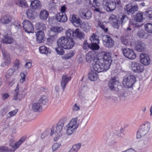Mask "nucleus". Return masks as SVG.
Segmentation results:
<instances>
[{"instance_id": "obj_2", "label": "nucleus", "mask_w": 152, "mask_h": 152, "mask_svg": "<svg viewBox=\"0 0 152 152\" xmlns=\"http://www.w3.org/2000/svg\"><path fill=\"white\" fill-rule=\"evenodd\" d=\"M66 36H63L59 38L57 41V45L63 48L64 49H70L75 45V42L72 39L73 37H76L80 39L84 38V34L78 28L75 31L68 29L66 31Z\"/></svg>"}, {"instance_id": "obj_33", "label": "nucleus", "mask_w": 152, "mask_h": 152, "mask_svg": "<svg viewBox=\"0 0 152 152\" xmlns=\"http://www.w3.org/2000/svg\"><path fill=\"white\" fill-rule=\"evenodd\" d=\"M75 54V52L72 50L70 51L68 53L62 56L63 60H67L71 58Z\"/></svg>"}, {"instance_id": "obj_31", "label": "nucleus", "mask_w": 152, "mask_h": 152, "mask_svg": "<svg viewBox=\"0 0 152 152\" xmlns=\"http://www.w3.org/2000/svg\"><path fill=\"white\" fill-rule=\"evenodd\" d=\"M80 27L82 28L83 30L86 32H88L89 31L91 26L87 22H83L82 24L80 23Z\"/></svg>"}, {"instance_id": "obj_14", "label": "nucleus", "mask_w": 152, "mask_h": 152, "mask_svg": "<svg viewBox=\"0 0 152 152\" xmlns=\"http://www.w3.org/2000/svg\"><path fill=\"white\" fill-rule=\"evenodd\" d=\"M137 5H133L132 3H129L126 5L124 10L127 14H133L137 10Z\"/></svg>"}, {"instance_id": "obj_54", "label": "nucleus", "mask_w": 152, "mask_h": 152, "mask_svg": "<svg viewBox=\"0 0 152 152\" xmlns=\"http://www.w3.org/2000/svg\"><path fill=\"white\" fill-rule=\"evenodd\" d=\"M147 33H145L143 31L141 30L139 31L137 34L138 36L140 38L143 37Z\"/></svg>"}, {"instance_id": "obj_7", "label": "nucleus", "mask_w": 152, "mask_h": 152, "mask_svg": "<svg viewBox=\"0 0 152 152\" xmlns=\"http://www.w3.org/2000/svg\"><path fill=\"white\" fill-rule=\"evenodd\" d=\"M131 69L136 73L142 72L144 71V67L140 63L135 61L132 62L130 65Z\"/></svg>"}, {"instance_id": "obj_18", "label": "nucleus", "mask_w": 152, "mask_h": 152, "mask_svg": "<svg viewBox=\"0 0 152 152\" xmlns=\"http://www.w3.org/2000/svg\"><path fill=\"white\" fill-rule=\"evenodd\" d=\"M23 91H20L17 85L16 89L14 92L13 99L15 100H20L23 97Z\"/></svg>"}, {"instance_id": "obj_1", "label": "nucleus", "mask_w": 152, "mask_h": 152, "mask_svg": "<svg viewBox=\"0 0 152 152\" xmlns=\"http://www.w3.org/2000/svg\"><path fill=\"white\" fill-rule=\"evenodd\" d=\"M112 62L111 56L108 53L104 52L99 53L97 57L94 59L93 70H91L88 75V79L91 81L96 80L98 78L97 73L107 71Z\"/></svg>"}, {"instance_id": "obj_56", "label": "nucleus", "mask_w": 152, "mask_h": 152, "mask_svg": "<svg viewBox=\"0 0 152 152\" xmlns=\"http://www.w3.org/2000/svg\"><path fill=\"white\" fill-rule=\"evenodd\" d=\"M147 18L150 19L152 18V10H148L145 12Z\"/></svg>"}, {"instance_id": "obj_28", "label": "nucleus", "mask_w": 152, "mask_h": 152, "mask_svg": "<svg viewBox=\"0 0 152 152\" xmlns=\"http://www.w3.org/2000/svg\"><path fill=\"white\" fill-rule=\"evenodd\" d=\"M130 37L128 36L122 37L121 38V43L125 45H130L132 42Z\"/></svg>"}, {"instance_id": "obj_53", "label": "nucleus", "mask_w": 152, "mask_h": 152, "mask_svg": "<svg viewBox=\"0 0 152 152\" xmlns=\"http://www.w3.org/2000/svg\"><path fill=\"white\" fill-rule=\"evenodd\" d=\"M21 79L20 80V83H23L26 79V75L24 72H21L20 74Z\"/></svg>"}, {"instance_id": "obj_22", "label": "nucleus", "mask_w": 152, "mask_h": 152, "mask_svg": "<svg viewBox=\"0 0 152 152\" xmlns=\"http://www.w3.org/2000/svg\"><path fill=\"white\" fill-rule=\"evenodd\" d=\"M37 41L38 43L43 42L45 37V34L43 31H39L36 34Z\"/></svg>"}, {"instance_id": "obj_23", "label": "nucleus", "mask_w": 152, "mask_h": 152, "mask_svg": "<svg viewBox=\"0 0 152 152\" xmlns=\"http://www.w3.org/2000/svg\"><path fill=\"white\" fill-rule=\"evenodd\" d=\"M116 77L112 78L108 83V86L111 90L113 89V88L117 86V85L118 83V82L116 80Z\"/></svg>"}, {"instance_id": "obj_10", "label": "nucleus", "mask_w": 152, "mask_h": 152, "mask_svg": "<svg viewBox=\"0 0 152 152\" xmlns=\"http://www.w3.org/2000/svg\"><path fill=\"white\" fill-rule=\"evenodd\" d=\"M103 45L106 47L111 48L114 45V41L108 35L104 36L102 39Z\"/></svg>"}, {"instance_id": "obj_62", "label": "nucleus", "mask_w": 152, "mask_h": 152, "mask_svg": "<svg viewBox=\"0 0 152 152\" xmlns=\"http://www.w3.org/2000/svg\"><path fill=\"white\" fill-rule=\"evenodd\" d=\"M56 6V3L54 2H52L49 4V6L50 7L51 10L54 9Z\"/></svg>"}, {"instance_id": "obj_16", "label": "nucleus", "mask_w": 152, "mask_h": 152, "mask_svg": "<svg viewBox=\"0 0 152 152\" xmlns=\"http://www.w3.org/2000/svg\"><path fill=\"white\" fill-rule=\"evenodd\" d=\"M26 138L27 137L26 136H23L14 144H13L12 143H10V146L14 149L13 152H14L16 150L19 148V146L26 140Z\"/></svg>"}, {"instance_id": "obj_40", "label": "nucleus", "mask_w": 152, "mask_h": 152, "mask_svg": "<svg viewBox=\"0 0 152 152\" xmlns=\"http://www.w3.org/2000/svg\"><path fill=\"white\" fill-rule=\"evenodd\" d=\"M99 43L94 42L90 44V48L92 50H98L100 48L99 45Z\"/></svg>"}, {"instance_id": "obj_27", "label": "nucleus", "mask_w": 152, "mask_h": 152, "mask_svg": "<svg viewBox=\"0 0 152 152\" xmlns=\"http://www.w3.org/2000/svg\"><path fill=\"white\" fill-rule=\"evenodd\" d=\"M39 50L41 53L46 55L50 54L51 52V50L45 46H40L39 48Z\"/></svg>"}, {"instance_id": "obj_46", "label": "nucleus", "mask_w": 152, "mask_h": 152, "mask_svg": "<svg viewBox=\"0 0 152 152\" xmlns=\"http://www.w3.org/2000/svg\"><path fill=\"white\" fill-rule=\"evenodd\" d=\"M138 25L136 23H134V22L132 21L130 22V23L129 26L127 29V31H130L131 29V28L133 27H137L138 26Z\"/></svg>"}, {"instance_id": "obj_15", "label": "nucleus", "mask_w": 152, "mask_h": 152, "mask_svg": "<svg viewBox=\"0 0 152 152\" xmlns=\"http://www.w3.org/2000/svg\"><path fill=\"white\" fill-rule=\"evenodd\" d=\"M128 20L127 16L125 15H122L119 16L118 20H117V23H116L114 26V27L117 28H118L120 24L121 25L124 24Z\"/></svg>"}, {"instance_id": "obj_32", "label": "nucleus", "mask_w": 152, "mask_h": 152, "mask_svg": "<svg viewBox=\"0 0 152 152\" xmlns=\"http://www.w3.org/2000/svg\"><path fill=\"white\" fill-rule=\"evenodd\" d=\"M49 15L48 12L46 10H43L40 12L39 14V17L40 19L43 20H46Z\"/></svg>"}, {"instance_id": "obj_30", "label": "nucleus", "mask_w": 152, "mask_h": 152, "mask_svg": "<svg viewBox=\"0 0 152 152\" xmlns=\"http://www.w3.org/2000/svg\"><path fill=\"white\" fill-rule=\"evenodd\" d=\"M26 14L28 18L33 20L35 18L36 13L32 10L29 9L26 11Z\"/></svg>"}, {"instance_id": "obj_44", "label": "nucleus", "mask_w": 152, "mask_h": 152, "mask_svg": "<svg viewBox=\"0 0 152 152\" xmlns=\"http://www.w3.org/2000/svg\"><path fill=\"white\" fill-rule=\"evenodd\" d=\"M58 46V47L56 48L55 50L58 53L59 55H62L64 53V51L62 48L63 47L60 46Z\"/></svg>"}, {"instance_id": "obj_20", "label": "nucleus", "mask_w": 152, "mask_h": 152, "mask_svg": "<svg viewBox=\"0 0 152 152\" xmlns=\"http://www.w3.org/2000/svg\"><path fill=\"white\" fill-rule=\"evenodd\" d=\"M2 53L4 57V63L6 65H10L11 63V59H10L9 54L7 52L2 50Z\"/></svg>"}, {"instance_id": "obj_63", "label": "nucleus", "mask_w": 152, "mask_h": 152, "mask_svg": "<svg viewBox=\"0 0 152 152\" xmlns=\"http://www.w3.org/2000/svg\"><path fill=\"white\" fill-rule=\"evenodd\" d=\"M31 63L30 62H29L26 64L25 66L26 68L29 69L31 68Z\"/></svg>"}, {"instance_id": "obj_3", "label": "nucleus", "mask_w": 152, "mask_h": 152, "mask_svg": "<svg viewBox=\"0 0 152 152\" xmlns=\"http://www.w3.org/2000/svg\"><path fill=\"white\" fill-rule=\"evenodd\" d=\"M78 118H72L66 126V133L68 135L72 134L78 127L79 124L77 122Z\"/></svg>"}, {"instance_id": "obj_52", "label": "nucleus", "mask_w": 152, "mask_h": 152, "mask_svg": "<svg viewBox=\"0 0 152 152\" xmlns=\"http://www.w3.org/2000/svg\"><path fill=\"white\" fill-rule=\"evenodd\" d=\"M60 143H54L52 146V149L53 151H55L58 149L61 146Z\"/></svg>"}, {"instance_id": "obj_37", "label": "nucleus", "mask_w": 152, "mask_h": 152, "mask_svg": "<svg viewBox=\"0 0 152 152\" xmlns=\"http://www.w3.org/2000/svg\"><path fill=\"white\" fill-rule=\"evenodd\" d=\"M94 57L93 53L89 52L86 56V60L88 63H90L93 60Z\"/></svg>"}, {"instance_id": "obj_8", "label": "nucleus", "mask_w": 152, "mask_h": 152, "mask_svg": "<svg viewBox=\"0 0 152 152\" xmlns=\"http://www.w3.org/2000/svg\"><path fill=\"white\" fill-rule=\"evenodd\" d=\"M64 119H61L57 123L56 127L55 133L59 136H62L64 134L63 131V128L65 123Z\"/></svg>"}, {"instance_id": "obj_6", "label": "nucleus", "mask_w": 152, "mask_h": 152, "mask_svg": "<svg viewBox=\"0 0 152 152\" xmlns=\"http://www.w3.org/2000/svg\"><path fill=\"white\" fill-rule=\"evenodd\" d=\"M122 50L123 55L126 57L130 60H134L136 58V54L132 49L125 48L122 49Z\"/></svg>"}, {"instance_id": "obj_25", "label": "nucleus", "mask_w": 152, "mask_h": 152, "mask_svg": "<svg viewBox=\"0 0 152 152\" xmlns=\"http://www.w3.org/2000/svg\"><path fill=\"white\" fill-rule=\"evenodd\" d=\"M135 49L138 52H142L145 50V44L140 41H138L135 47Z\"/></svg>"}, {"instance_id": "obj_9", "label": "nucleus", "mask_w": 152, "mask_h": 152, "mask_svg": "<svg viewBox=\"0 0 152 152\" xmlns=\"http://www.w3.org/2000/svg\"><path fill=\"white\" fill-rule=\"evenodd\" d=\"M23 27L25 31L28 33L34 32V27L33 24L30 21L26 20L23 22Z\"/></svg>"}, {"instance_id": "obj_47", "label": "nucleus", "mask_w": 152, "mask_h": 152, "mask_svg": "<svg viewBox=\"0 0 152 152\" xmlns=\"http://www.w3.org/2000/svg\"><path fill=\"white\" fill-rule=\"evenodd\" d=\"M60 28L58 27H52L50 29V33H53L56 34L61 32Z\"/></svg>"}, {"instance_id": "obj_36", "label": "nucleus", "mask_w": 152, "mask_h": 152, "mask_svg": "<svg viewBox=\"0 0 152 152\" xmlns=\"http://www.w3.org/2000/svg\"><path fill=\"white\" fill-rule=\"evenodd\" d=\"M35 28L37 30H39L40 31L44 30L46 29V26L45 24L42 23H38L36 24L35 26Z\"/></svg>"}, {"instance_id": "obj_64", "label": "nucleus", "mask_w": 152, "mask_h": 152, "mask_svg": "<svg viewBox=\"0 0 152 152\" xmlns=\"http://www.w3.org/2000/svg\"><path fill=\"white\" fill-rule=\"evenodd\" d=\"M9 96V94L7 93H4L2 95V99L5 100Z\"/></svg>"}, {"instance_id": "obj_51", "label": "nucleus", "mask_w": 152, "mask_h": 152, "mask_svg": "<svg viewBox=\"0 0 152 152\" xmlns=\"http://www.w3.org/2000/svg\"><path fill=\"white\" fill-rule=\"evenodd\" d=\"M13 25L16 29H18L20 28L21 27L20 23L18 20L15 21Z\"/></svg>"}, {"instance_id": "obj_26", "label": "nucleus", "mask_w": 152, "mask_h": 152, "mask_svg": "<svg viewBox=\"0 0 152 152\" xmlns=\"http://www.w3.org/2000/svg\"><path fill=\"white\" fill-rule=\"evenodd\" d=\"M80 15L83 18L88 20L92 17V13L89 11H88L86 12L82 11L80 13Z\"/></svg>"}, {"instance_id": "obj_29", "label": "nucleus", "mask_w": 152, "mask_h": 152, "mask_svg": "<svg viewBox=\"0 0 152 152\" xmlns=\"http://www.w3.org/2000/svg\"><path fill=\"white\" fill-rule=\"evenodd\" d=\"M14 41V39L11 36L7 34L6 35L4 36V39L2 40V42L6 44H11Z\"/></svg>"}, {"instance_id": "obj_48", "label": "nucleus", "mask_w": 152, "mask_h": 152, "mask_svg": "<svg viewBox=\"0 0 152 152\" xmlns=\"http://www.w3.org/2000/svg\"><path fill=\"white\" fill-rule=\"evenodd\" d=\"M99 26L101 28L104 32H106L108 31V28H105L103 22H102L100 21H99L98 23Z\"/></svg>"}, {"instance_id": "obj_38", "label": "nucleus", "mask_w": 152, "mask_h": 152, "mask_svg": "<svg viewBox=\"0 0 152 152\" xmlns=\"http://www.w3.org/2000/svg\"><path fill=\"white\" fill-rule=\"evenodd\" d=\"M18 112V110L17 109H15L10 111L7 115L6 118L8 119L15 116L17 114Z\"/></svg>"}, {"instance_id": "obj_17", "label": "nucleus", "mask_w": 152, "mask_h": 152, "mask_svg": "<svg viewBox=\"0 0 152 152\" xmlns=\"http://www.w3.org/2000/svg\"><path fill=\"white\" fill-rule=\"evenodd\" d=\"M71 77L70 76L66 75H63L61 82V86L63 91H64L67 83L71 80Z\"/></svg>"}, {"instance_id": "obj_59", "label": "nucleus", "mask_w": 152, "mask_h": 152, "mask_svg": "<svg viewBox=\"0 0 152 152\" xmlns=\"http://www.w3.org/2000/svg\"><path fill=\"white\" fill-rule=\"evenodd\" d=\"M8 151V147L3 146H0V152H3Z\"/></svg>"}, {"instance_id": "obj_42", "label": "nucleus", "mask_w": 152, "mask_h": 152, "mask_svg": "<svg viewBox=\"0 0 152 152\" xmlns=\"http://www.w3.org/2000/svg\"><path fill=\"white\" fill-rule=\"evenodd\" d=\"M17 3L19 6L22 7H28L27 3L23 0H18Z\"/></svg>"}, {"instance_id": "obj_57", "label": "nucleus", "mask_w": 152, "mask_h": 152, "mask_svg": "<svg viewBox=\"0 0 152 152\" xmlns=\"http://www.w3.org/2000/svg\"><path fill=\"white\" fill-rule=\"evenodd\" d=\"M50 132L49 131L46 130L43 132L41 135V138L42 139H44L45 137H47L49 134Z\"/></svg>"}, {"instance_id": "obj_19", "label": "nucleus", "mask_w": 152, "mask_h": 152, "mask_svg": "<svg viewBox=\"0 0 152 152\" xmlns=\"http://www.w3.org/2000/svg\"><path fill=\"white\" fill-rule=\"evenodd\" d=\"M56 19L58 21L61 23L66 22L67 20L66 16L65 13H59L57 14Z\"/></svg>"}, {"instance_id": "obj_12", "label": "nucleus", "mask_w": 152, "mask_h": 152, "mask_svg": "<svg viewBox=\"0 0 152 152\" xmlns=\"http://www.w3.org/2000/svg\"><path fill=\"white\" fill-rule=\"evenodd\" d=\"M140 58L141 63L145 66L149 65L151 62V59L149 56L144 53L140 54Z\"/></svg>"}, {"instance_id": "obj_35", "label": "nucleus", "mask_w": 152, "mask_h": 152, "mask_svg": "<svg viewBox=\"0 0 152 152\" xmlns=\"http://www.w3.org/2000/svg\"><path fill=\"white\" fill-rule=\"evenodd\" d=\"M90 40L91 41V43L94 42L97 43H99V40L98 37L94 34H93L90 37Z\"/></svg>"}, {"instance_id": "obj_34", "label": "nucleus", "mask_w": 152, "mask_h": 152, "mask_svg": "<svg viewBox=\"0 0 152 152\" xmlns=\"http://www.w3.org/2000/svg\"><path fill=\"white\" fill-rule=\"evenodd\" d=\"M32 108L34 111L37 112L41 110L42 107L40 103H35L33 104Z\"/></svg>"}, {"instance_id": "obj_61", "label": "nucleus", "mask_w": 152, "mask_h": 152, "mask_svg": "<svg viewBox=\"0 0 152 152\" xmlns=\"http://www.w3.org/2000/svg\"><path fill=\"white\" fill-rule=\"evenodd\" d=\"M72 109L74 111H78L80 110V107L77 104H75L73 106Z\"/></svg>"}, {"instance_id": "obj_21", "label": "nucleus", "mask_w": 152, "mask_h": 152, "mask_svg": "<svg viewBox=\"0 0 152 152\" xmlns=\"http://www.w3.org/2000/svg\"><path fill=\"white\" fill-rule=\"evenodd\" d=\"M31 7L33 9L38 10L41 7V3L38 0H34L31 2Z\"/></svg>"}, {"instance_id": "obj_5", "label": "nucleus", "mask_w": 152, "mask_h": 152, "mask_svg": "<svg viewBox=\"0 0 152 152\" xmlns=\"http://www.w3.org/2000/svg\"><path fill=\"white\" fill-rule=\"evenodd\" d=\"M136 81V78L135 76L129 75L125 76L123 79L122 83L123 86L127 88L132 87Z\"/></svg>"}, {"instance_id": "obj_60", "label": "nucleus", "mask_w": 152, "mask_h": 152, "mask_svg": "<svg viewBox=\"0 0 152 152\" xmlns=\"http://www.w3.org/2000/svg\"><path fill=\"white\" fill-rule=\"evenodd\" d=\"M83 48L85 50L90 48V44H88L86 41H85L83 45Z\"/></svg>"}, {"instance_id": "obj_13", "label": "nucleus", "mask_w": 152, "mask_h": 152, "mask_svg": "<svg viewBox=\"0 0 152 152\" xmlns=\"http://www.w3.org/2000/svg\"><path fill=\"white\" fill-rule=\"evenodd\" d=\"M69 19L73 25L76 27H79L81 22L80 19L76 15H70Z\"/></svg>"}, {"instance_id": "obj_39", "label": "nucleus", "mask_w": 152, "mask_h": 152, "mask_svg": "<svg viewBox=\"0 0 152 152\" xmlns=\"http://www.w3.org/2000/svg\"><path fill=\"white\" fill-rule=\"evenodd\" d=\"M145 29L147 32L152 33V24L148 23L144 26Z\"/></svg>"}, {"instance_id": "obj_58", "label": "nucleus", "mask_w": 152, "mask_h": 152, "mask_svg": "<svg viewBox=\"0 0 152 152\" xmlns=\"http://www.w3.org/2000/svg\"><path fill=\"white\" fill-rule=\"evenodd\" d=\"M113 3L115 4V8L117 6L118 7L121 6V1L120 0H116L114 1H113Z\"/></svg>"}, {"instance_id": "obj_45", "label": "nucleus", "mask_w": 152, "mask_h": 152, "mask_svg": "<svg viewBox=\"0 0 152 152\" xmlns=\"http://www.w3.org/2000/svg\"><path fill=\"white\" fill-rule=\"evenodd\" d=\"M81 146V144L80 143H78L75 144L72 146L71 149L74 152H77Z\"/></svg>"}, {"instance_id": "obj_50", "label": "nucleus", "mask_w": 152, "mask_h": 152, "mask_svg": "<svg viewBox=\"0 0 152 152\" xmlns=\"http://www.w3.org/2000/svg\"><path fill=\"white\" fill-rule=\"evenodd\" d=\"M15 70H14L12 68L9 69L7 72L6 75L5 76L6 77L7 79L8 78V76H11L15 72Z\"/></svg>"}, {"instance_id": "obj_43", "label": "nucleus", "mask_w": 152, "mask_h": 152, "mask_svg": "<svg viewBox=\"0 0 152 152\" xmlns=\"http://www.w3.org/2000/svg\"><path fill=\"white\" fill-rule=\"evenodd\" d=\"M10 21L9 18L7 16L2 17L1 19V22L2 23L7 24Z\"/></svg>"}, {"instance_id": "obj_11", "label": "nucleus", "mask_w": 152, "mask_h": 152, "mask_svg": "<svg viewBox=\"0 0 152 152\" xmlns=\"http://www.w3.org/2000/svg\"><path fill=\"white\" fill-rule=\"evenodd\" d=\"M103 6L105 10L107 12H112L115 9V4L113 2H109L106 0H103Z\"/></svg>"}, {"instance_id": "obj_4", "label": "nucleus", "mask_w": 152, "mask_h": 152, "mask_svg": "<svg viewBox=\"0 0 152 152\" xmlns=\"http://www.w3.org/2000/svg\"><path fill=\"white\" fill-rule=\"evenodd\" d=\"M150 124L148 122H146L140 126L137 133V137L140 138L147 134L150 129Z\"/></svg>"}, {"instance_id": "obj_41", "label": "nucleus", "mask_w": 152, "mask_h": 152, "mask_svg": "<svg viewBox=\"0 0 152 152\" xmlns=\"http://www.w3.org/2000/svg\"><path fill=\"white\" fill-rule=\"evenodd\" d=\"M135 19L137 22H142L143 19V14L142 12L137 14Z\"/></svg>"}, {"instance_id": "obj_49", "label": "nucleus", "mask_w": 152, "mask_h": 152, "mask_svg": "<svg viewBox=\"0 0 152 152\" xmlns=\"http://www.w3.org/2000/svg\"><path fill=\"white\" fill-rule=\"evenodd\" d=\"M39 102L43 104H45L48 102L46 96H41L39 100Z\"/></svg>"}, {"instance_id": "obj_24", "label": "nucleus", "mask_w": 152, "mask_h": 152, "mask_svg": "<svg viewBox=\"0 0 152 152\" xmlns=\"http://www.w3.org/2000/svg\"><path fill=\"white\" fill-rule=\"evenodd\" d=\"M100 3L96 0H93V7L94 10L99 13H102V12L100 8Z\"/></svg>"}, {"instance_id": "obj_55", "label": "nucleus", "mask_w": 152, "mask_h": 152, "mask_svg": "<svg viewBox=\"0 0 152 152\" xmlns=\"http://www.w3.org/2000/svg\"><path fill=\"white\" fill-rule=\"evenodd\" d=\"M9 110V108L7 107H5L2 109L1 110V112L2 114L4 115L6 114Z\"/></svg>"}]
</instances>
